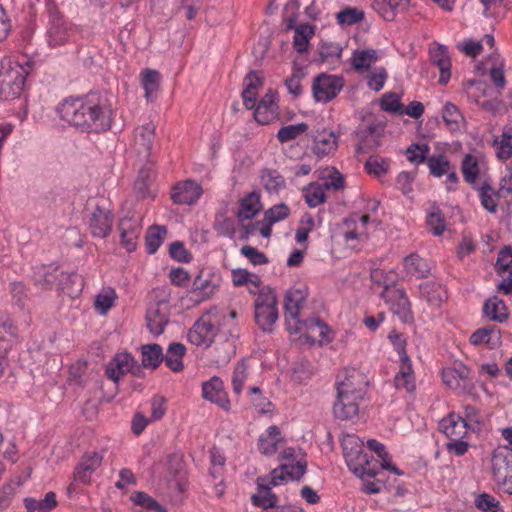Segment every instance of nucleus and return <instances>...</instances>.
I'll return each mask as SVG.
<instances>
[{
    "instance_id": "72a5a7b5",
    "label": "nucleus",
    "mask_w": 512,
    "mask_h": 512,
    "mask_svg": "<svg viewBox=\"0 0 512 512\" xmlns=\"http://www.w3.org/2000/svg\"><path fill=\"white\" fill-rule=\"evenodd\" d=\"M155 129L153 123H147L135 129L134 146L139 154H144L146 157L150 155L155 138Z\"/></svg>"
},
{
    "instance_id": "69168bd1",
    "label": "nucleus",
    "mask_w": 512,
    "mask_h": 512,
    "mask_svg": "<svg viewBox=\"0 0 512 512\" xmlns=\"http://www.w3.org/2000/svg\"><path fill=\"white\" fill-rule=\"evenodd\" d=\"M308 130V125L305 123L290 124L283 126L277 133V139L280 143H287L297 139Z\"/></svg>"
},
{
    "instance_id": "9d476101",
    "label": "nucleus",
    "mask_w": 512,
    "mask_h": 512,
    "mask_svg": "<svg viewBox=\"0 0 512 512\" xmlns=\"http://www.w3.org/2000/svg\"><path fill=\"white\" fill-rule=\"evenodd\" d=\"M77 278L75 274H67L54 265H42L36 267L33 273V282L41 290L56 289L63 293L67 291L64 281L73 282Z\"/></svg>"
},
{
    "instance_id": "393cba45",
    "label": "nucleus",
    "mask_w": 512,
    "mask_h": 512,
    "mask_svg": "<svg viewBox=\"0 0 512 512\" xmlns=\"http://www.w3.org/2000/svg\"><path fill=\"white\" fill-rule=\"evenodd\" d=\"M272 474L270 473L269 477H260L257 480V494L252 496V503L257 506L261 507L262 510L264 509H270L271 507H274L278 503V497L275 493L271 491L272 487H275L276 485H273L272 483Z\"/></svg>"
},
{
    "instance_id": "20e7f679",
    "label": "nucleus",
    "mask_w": 512,
    "mask_h": 512,
    "mask_svg": "<svg viewBox=\"0 0 512 512\" xmlns=\"http://www.w3.org/2000/svg\"><path fill=\"white\" fill-rule=\"evenodd\" d=\"M31 70L29 62L24 64L7 60L2 62L0 71V99L12 100L20 96Z\"/></svg>"
},
{
    "instance_id": "0eeeda50",
    "label": "nucleus",
    "mask_w": 512,
    "mask_h": 512,
    "mask_svg": "<svg viewBox=\"0 0 512 512\" xmlns=\"http://www.w3.org/2000/svg\"><path fill=\"white\" fill-rule=\"evenodd\" d=\"M78 27L58 13H52L48 22L45 40L50 49H60L76 42Z\"/></svg>"
},
{
    "instance_id": "58836bf2",
    "label": "nucleus",
    "mask_w": 512,
    "mask_h": 512,
    "mask_svg": "<svg viewBox=\"0 0 512 512\" xmlns=\"http://www.w3.org/2000/svg\"><path fill=\"white\" fill-rule=\"evenodd\" d=\"M141 86L145 91V98L147 101H153L160 88L162 76L159 71L144 68L139 74Z\"/></svg>"
},
{
    "instance_id": "423d86ee",
    "label": "nucleus",
    "mask_w": 512,
    "mask_h": 512,
    "mask_svg": "<svg viewBox=\"0 0 512 512\" xmlns=\"http://www.w3.org/2000/svg\"><path fill=\"white\" fill-rule=\"evenodd\" d=\"M342 447L347 466L356 476H376L377 472L372 467L368 454L363 451V443L358 437L348 436L343 440Z\"/></svg>"
},
{
    "instance_id": "4468645a",
    "label": "nucleus",
    "mask_w": 512,
    "mask_h": 512,
    "mask_svg": "<svg viewBox=\"0 0 512 512\" xmlns=\"http://www.w3.org/2000/svg\"><path fill=\"white\" fill-rule=\"evenodd\" d=\"M118 229L121 245L127 252L135 251L142 233V216L138 213H128L120 219Z\"/></svg>"
},
{
    "instance_id": "338daca9",
    "label": "nucleus",
    "mask_w": 512,
    "mask_h": 512,
    "mask_svg": "<svg viewBox=\"0 0 512 512\" xmlns=\"http://www.w3.org/2000/svg\"><path fill=\"white\" fill-rule=\"evenodd\" d=\"M364 13L356 7H346L336 14L337 23L341 26H352L363 20Z\"/></svg>"
},
{
    "instance_id": "f704fd0d",
    "label": "nucleus",
    "mask_w": 512,
    "mask_h": 512,
    "mask_svg": "<svg viewBox=\"0 0 512 512\" xmlns=\"http://www.w3.org/2000/svg\"><path fill=\"white\" fill-rule=\"evenodd\" d=\"M403 269L406 275L421 279L429 275L431 267L427 259L411 253L403 259Z\"/></svg>"
},
{
    "instance_id": "7ed1b4c3",
    "label": "nucleus",
    "mask_w": 512,
    "mask_h": 512,
    "mask_svg": "<svg viewBox=\"0 0 512 512\" xmlns=\"http://www.w3.org/2000/svg\"><path fill=\"white\" fill-rule=\"evenodd\" d=\"M227 317L234 322L237 312L232 310L226 316L216 307H211L190 328L187 335L188 341L196 346L210 347L219 333L222 321H226Z\"/></svg>"
},
{
    "instance_id": "4be33fe9",
    "label": "nucleus",
    "mask_w": 512,
    "mask_h": 512,
    "mask_svg": "<svg viewBox=\"0 0 512 512\" xmlns=\"http://www.w3.org/2000/svg\"><path fill=\"white\" fill-rule=\"evenodd\" d=\"M469 369L462 363H456L442 370L444 384L457 392H465L469 386Z\"/></svg>"
},
{
    "instance_id": "b1692460",
    "label": "nucleus",
    "mask_w": 512,
    "mask_h": 512,
    "mask_svg": "<svg viewBox=\"0 0 512 512\" xmlns=\"http://www.w3.org/2000/svg\"><path fill=\"white\" fill-rule=\"evenodd\" d=\"M202 193V187L198 183L186 180L173 187L171 198L176 204L192 205L197 202Z\"/></svg>"
},
{
    "instance_id": "9b49d317",
    "label": "nucleus",
    "mask_w": 512,
    "mask_h": 512,
    "mask_svg": "<svg viewBox=\"0 0 512 512\" xmlns=\"http://www.w3.org/2000/svg\"><path fill=\"white\" fill-rule=\"evenodd\" d=\"M220 276L211 270H201L194 279L192 288L188 291L189 299L194 304L209 300L218 290Z\"/></svg>"
},
{
    "instance_id": "2f4dec72",
    "label": "nucleus",
    "mask_w": 512,
    "mask_h": 512,
    "mask_svg": "<svg viewBox=\"0 0 512 512\" xmlns=\"http://www.w3.org/2000/svg\"><path fill=\"white\" fill-rule=\"evenodd\" d=\"M16 338V329L11 320L0 315V376L3 373V362Z\"/></svg>"
},
{
    "instance_id": "a211bd4d",
    "label": "nucleus",
    "mask_w": 512,
    "mask_h": 512,
    "mask_svg": "<svg viewBox=\"0 0 512 512\" xmlns=\"http://www.w3.org/2000/svg\"><path fill=\"white\" fill-rule=\"evenodd\" d=\"M202 397L225 411L230 410V400L220 377L214 376L202 384Z\"/></svg>"
},
{
    "instance_id": "6ab92c4d",
    "label": "nucleus",
    "mask_w": 512,
    "mask_h": 512,
    "mask_svg": "<svg viewBox=\"0 0 512 512\" xmlns=\"http://www.w3.org/2000/svg\"><path fill=\"white\" fill-rule=\"evenodd\" d=\"M307 298L304 288H291L285 295L286 322L289 330L300 320V312Z\"/></svg>"
},
{
    "instance_id": "dca6fc26",
    "label": "nucleus",
    "mask_w": 512,
    "mask_h": 512,
    "mask_svg": "<svg viewBox=\"0 0 512 512\" xmlns=\"http://www.w3.org/2000/svg\"><path fill=\"white\" fill-rule=\"evenodd\" d=\"M114 215L105 207L96 204L87 215V224L93 237L106 238L112 231Z\"/></svg>"
},
{
    "instance_id": "bf43d9fd",
    "label": "nucleus",
    "mask_w": 512,
    "mask_h": 512,
    "mask_svg": "<svg viewBox=\"0 0 512 512\" xmlns=\"http://www.w3.org/2000/svg\"><path fill=\"white\" fill-rule=\"evenodd\" d=\"M496 156L500 160H507L512 156V134L504 130L501 136L493 141Z\"/></svg>"
},
{
    "instance_id": "79ce46f5",
    "label": "nucleus",
    "mask_w": 512,
    "mask_h": 512,
    "mask_svg": "<svg viewBox=\"0 0 512 512\" xmlns=\"http://www.w3.org/2000/svg\"><path fill=\"white\" fill-rule=\"evenodd\" d=\"M483 312L491 321L504 322L509 317V311L505 302L497 296H492L484 303Z\"/></svg>"
},
{
    "instance_id": "c85d7f7f",
    "label": "nucleus",
    "mask_w": 512,
    "mask_h": 512,
    "mask_svg": "<svg viewBox=\"0 0 512 512\" xmlns=\"http://www.w3.org/2000/svg\"><path fill=\"white\" fill-rule=\"evenodd\" d=\"M371 6L383 19L393 21L399 10L405 11L415 4L413 0H373Z\"/></svg>"
},
{
    "instance_id": "de8ad7c7",
    "label": "nucleus",
    "mask_w": 512,
    "mask_h": 512,
    "mask_svg": "<svg viewBox=\"0 0 512 512\" xmlns=\"http://www.w3.org/2000/svg\"><path fill=\"white\" fill-rule=\"evenodd\" d=\"M419 292L422 298L432 305H440L447 299V293L442 285L427 281L419 285Z\"/></svg>"
},
{
    "instance_id": "680f3d73",
    "label": "nucleus",
    "mask_w": 512,
    "mask_h": 512,
    "mask_svg": "<svg viewBox=\"0 0 512 512\" xmlns=\"http://www.w3.org/2000/svg\"><path fill=\"white\" fill-rule=\"evenodd\" d=\"M213 228L223 237L233 238L236 233L235 220L222 213L216 215Z\"/></svg>"
},
{
    "instance_id": "a19ab883",
    "label": "nucleus",
    "mask_w": 512,
    "mask_h": 512,
    "mask_svg": "<svg viewBox=\"0 0 512 512\" xmlns=\"http://www.w3.org/2000/svg\"><path fill=\"white\" fill-rule=\"evenodd\" d=\"M394 385L397 389H404L409 393L415 390V375L410 359L401 360L399 371L394 377Z\"/></svg>"
},
{
    "instance_id": "e433bc0d",
    "label": "nucleus",
    "mask_w": 512,
    "mask_h": 512,
    "mask_svg": "<svg viewBox=\"0 0 512 512\" xmlns=\"http://www.w3.org/2000/svg\"><path fill=\"white\" fill-rule=\"evenodd\" d=\"M356 152L366 154L380 145L381 133L376 127L369 126L357 133Z\"/></svg>"
},
{
    "instance_id": "412c9836",
    "label": "nucleus",
    "mask_w": 512,
    "mask_h": 512,
    "mask_svg": "<svg viewBox=\"0 0 512 512\" xmlns=\"http://www.w3.org/2000/svg\"><path fill=\"white\" fill-rule=\"evenodd\" d=\"M463 417L456 413H450L439 422V430L446 436L448 441L468 439L470 432Z\"/></svg>"
},
{
    "instance_id": "5701e85b",
    "label": "nucleus",
    "mask_w": 512,
    "mask_h": 512,
    "mask_svg": "<svg viewBox=\"0 0 512 512\" xmlns=\"http://www.w3.org/2000/svg\"><path fill=\"white\" fill-rule=\"evenodd\" d=\"M257 362L253 358H243L234 367L231 375L233 392L240 395L256 371Z\"/></svg>"
},
{
    "instance_id": "774afa93",
    "label": "nucleus",
    "mask_w": 512,
    "mask_h": 512,
    "mask_svg": "<svg viewBox=\"0 0 512 512\" xmlns=\"http://www.w3.org/2000/svg\"><path fill=\"white\" fill-rule=\"evenodd\" d=\"M166 232L165 227L154 226L149 228L146 234V248L149 254H154L158 250Z\"/></svg>"
},
{
    "instance_id": "864d4df0",
    "label": "nucleus",
    "mask_w": 512,
    "mask_h": 512,
    "mask_svg": "<svg viewBox=\"0 0 512 512\" xmlns=\"http://www.w3.org/2000/svg\"><path fill=\"white\" fill-rule=\"evenodd\" d=\"M378 59L375 49L356 50L353 53L352 65L358 71L368 70Z\"/></svg>"
},
{
    "instance_id": "1a4fd4ad",
    "label": "nucleus",
    "mask_w": 512,
    "mask_h": 512,
    "mask_svg": "<svg viewBox=\"0 0 512 512\" xmlns=\"http://www.w3.org/2000/svg\"><path fill=\"white\" fill-rule=\"evenodd\" d=\"M492 475L496 485L504 493L512 494V450L499 446L492 455Z\"/></svg>"
},
{
    "instance_id": "c03bdc74",
    "label": "nucleus",
    "mask_w": 512,
    "mask_h": 512,
    "mask_svg": "<svg viewBox=\"0 0 512 512\" xmlns=\"http://www.w3.org/2000/svg\"><path fill=\"white\" fill-rule=\"evenodd\" d=\"M153 180V165L151 163H147L139 170L138 177L134 183V190L140 198H148L152 196L150 187Z\"/></svg>"
},
{
    "instance_id": "13d9d810",
    "label": "nucleus",
    "mask_w": 512,
    "mask_h": 512,
    "mask_svg": "<svg viewBox=\"0 0 512 512\" xmlns=\"http://www.w3.org/2000/svg\"><path fill=\"white\" fill-rule=\"evenodd\" d=\"M261 185L269 193H278L285 187V180L275 170H264L261 174Z\"/></svg>"
},
{
    "instance_id": "bb28decb",
    "label": "nucleus",
    "mask_w": 512,
    "mask_h": 512,
    "mask_svg": "<svg viewBox=\"0 0 512 512\" xmlns=\"http://www.w3.org/2000/svg\"><path fill=\"white\" fill-rule=\"evenodd\" d=\"M136 362L131 354L122 352L114 356L106 367V376L118 382L126 373L132 372Z\"/></svg>"
},
{
    "instance_id": "37998d69",
    "label": "nucleus",
    "mask_w": 512,
    "mask_h": 512,
    "mask_svg": "<svg viewBox=\"0 0 512 512\" xmlns=\"http://www.w3.org/2000/svg\"><path fill=\"white\" fill-rule=\"evenodd\" d=\"M442 118L451 132H460L465 128V118L457 106L452 103H446L442 110Z\"/></svg>"
},
{
    "instance_id": "e2e57ef3",
    "label": "nucleus",
    "mask_w": 512,
    "mask_h": 512,
    "mask_svg": "<svg viewBox=\"0 0 512 512\" xmlns=\"http://www.w3.org/2000/svg\"><path fill=\"white\" fill-rule=\"evenodd\" d=\"M117 299V294L113 288H104L102 291L96 296L95 299V309L102 315H105L108 310H110L115 300Z\"/></svg>"
},
{
    "instance_id": "f257e3e1",
    "label": "nucleus",
    "mask_w": 512,
    "mask_h": 512,
    "mask_svg": "<svg viewBox=\"0 0 512 512\" xmlns=\"http://www.w3.org/2000/svg\"><path fill=\"white\" fill-rule=\"evenodd\" d=\"M55 112L65 126L87 134L108 131L113 120L111 105L98 93L66 97Z\"/></svg>"
},
{
    "instance_id": "4d7b16f0",
    "label": "nucleus",
    "mask_w": 512,
    "mask_h": 512,
    "mask_svg": "<svg viewBox=\"0 0 512 512\" xmlns=\"http://www.w3.org/2000/svg\"><path fill=\"white\" fill-rule=\"evenodd\" d=\"M326 190L321 183H311L304 190V198L309 207L315 208L326 201Z\"/></svg>"
},
{
    "instance_id": "f8f14e48",
    "label": "nucleus",
    "mask_w": 512,
    "mask_h": 512,
    "mask_svg": "<svg viewBox=\"0 0 512 512\" xmlns=\"http://www.w3.org/2000/svg\"><path fill=\"white\" fill-rule=\"evenodd\" d=\"M380 297L402 322L409 323L413 321L412 304L402 286L396 285L393 288L382 290Z\"/></svg>"
},
{
    "instance_id": "052dcab7",
    "label": "nucleus",
    "mask_w": 512,
    "mask_h": 512,
    "mask_svg": "<svg viewBox=\"0 0 512 512\" xmlns=\"http://www.w3.org/2000/svg\"><path fill=\"white\" fill-rule=\"evenodd\" d=\"M427 166L430 174L436 178L444 176L452 167L448 158L443 154L430 156L427 159Z\"/></svg>"
},
{
    "instance_id": "0e129e2a",
    "label": "nucleus",
    "mask_w": 512,
    "mask_h": 512,
    "mask_svg": "<svg viewBox=\"0 0 512 512\" xmlns=\"http://www.w3.org/2000/svg\"><path fill=\"white\" fill-rule=\"evenodd\" d=\"M430 146L427 143H413L406 150V156L409 162L415 165L426 162Z\"/></svg>"
},
{
    "instance_id": "603ef678",
    "label": "nucleus",
    "mask_w": 512,
    "mask_h": 512,
    "mask_svg": "<svg viewBox=\"0 0 512 512\" xmlns=\"http://www.w3.org/2000/svg\"><path fill=\"white\" fill-rule=\"evenodd\" d=\"M141 352L142 365L145 368L156 369L164 361L162 348L159 344L143 345Z\"/></svg>"
},
{
    "instance_id": "f03ea898",
    "label": "nucleus",
    "mask_w": 512,
    "mask_h": 512,
    "mask_svg": "<svg viewBox=\"0 0 512 512\" xmlns=\"http://www.w3.org/2000/svg\"><path fill=\"white\" fill-rule=\"evenodd\" d=\"M366 385V376L357 369H345L338 374L337 394L333 404V414L337 419L352 420L358 416Z\"/></svg>"
},
{
    "instance_id": "c9c22d12",
    "label": "nucleus",
    "mask_w": 512,
    "mask_h": 512,
    "mask_svg": "<svg viewBox=\"0 0 512 512\" xmlns=\"http://www.w3.org/2000/svg\"><path fill=\"white\" fill-rule=\"evenodd\" d=\"M290 214L289 207L284 204H277L269 208L264 213V224L261 228V236L264 238H270L272 234V226L275 223L285 220Z\"/></svg>"
},
{
    "instance_id": "cd10ccee",
    "label": "nucleus",
    "mask_w": 512,
    "mask_h": 512,
    "mask_svg": "<svg viewBox=\"0 0 512 512\" xmlns=\"http://www.w3.org/2000/svg\"><path fill=\"white\" fill-rule=\"evenodd\" d=\"M430 59L440 70L439 83L446 85L451 77V60L445 46L434 44L429 49Z\"/></svg>"
},
{
    "instance_id": "3c124183",
    "label": "nucleus",
    "mask_w": 512,
    "mask_h": 512,
    "mask_svg": "<svg viewBox=\"0 0 512 512\" xmlns=\"http://www.w3.org/2000/svg\"><path fill=\"white\" fill-rule=\"evenodd\" d=\"M478 195L484 209L491 213L497 211V200L501 197L499 190L495 191L487 181H484L482 185L478 187Z\"/></svg>"
},
{
    "instance_id": "f3484780",
    "label": "nucleus",
    "mask_w": 512,
    "mask_h": 512,
    "mask_svg": "<svg viewBox=\"0 0 512 512\" xmlns=\"http://www.w3.org/2000/svg\"><path fill=\"white\" fill-rule=\"evenodd\" d=\"M343 87V80L334 75L318 76L312 86L313 95L318 102H329L334 99Z\"/></svg>"
},
{
    "instance_id": "4c0bfd02",
    "label": "nucleus",
    "mask_w": 512,
    "mask_h": 512,
    "mask_svg": "<svg viewBox=\"0 0 512 512\" xmlns=\"http://www.w3.org/2000/svg\"><path fill=\"white\" fill-rule=\"evenodd\" d=\"M485 165L477 156L467 154L461 163V172L464 181L470 185L476 184L477 179L482 175Z\"/></svg>"
},
{
    "instance_id": "ddd939ff",
    "label": "nucleus",
    "mask_w": 512,
    "mask_h": 512,
    "mask_svg": "<svg viewBox=\"0 0 512 512\" xmlns=\"http://www.w3.org/2000/svg\"><path fill=\"white\" fill-rule=\"evenodd\" d=\"M296 333H300L306 340L311 344H322L328 342L330 339L328 335H331V330L328 325L320 320L319 318H309L306 320H297L293 324L292 330Z\"/></svg>"
},
{
    "instance_id": "c756f323",
    "label": "nucleus",
    "mask_w": 512,
    "mask_h": 512,
    "mask_svg": "<svg viewBox=\"0 0 512 512\" xmlns=\"http://www.w3.org/2000/svg\"><path fill=\"white\" fill-rule=\"evenodd\" d=\"M370 222V216L363 214L353 217L344 222L343 238L347 244L359 241L366 236L367 225Z\"/></svg>"
},
{
    "instance_id": "a18cd8bd",
    "label": "nucleus",
    "mask_w": 512,
    "mask_h": 512,
    "mask_svg": "<svg viewBox=\"0 0 512 512\" xmlns=\"http://www.w3.org/2000/svg\"><path fill=\"white\" fill-rule=\"evenodd\" d=\"M232 282L235 286H247L251 293H259L261 280L258 275L246 269L237 268L231 271Z\"/></svg>"
},
{
    "instance_id": "473e14b6",
    "label": "nucleus",
    "mask_w": 512,
    "mask_h": 512,
    "mask_svg": "<svg viewBox=\"0 0 512 512\" xmlns=\"http://www.w3.org/2000/svg\"><path fill=\"white\" fill-rule=\"evenodd\" d=\"M469 342L474 346L487 345L493 349L500 345L501 333L495 325H487L473 332Z\"/></svg>"
},
{
    "instance_id": "6e6d98bb",
    "label": "nucleus",
    "mask_w": 512,
    "mask_h": 512,
    "mask_svg": "<svg viewBox=\"0 0 512 512\" xmlns=\"http://www.w3.org/2000/svg\"><path fill=\"white\" fill-rule=\"evenodd\" d=\"M367 447L371 451L375 452L376 455L380 458L381 467L383 469L389 470L397 475L403 474V472L400 471L398 467H396L395 465H393L391 463V458H390L389 454L387 453L385 446L382 443H380L379 441H377L375 439H369L367 441Z\"/></svg>"
},
{
    "instance_id": "8fccbe9b",
    "label": "nucleus",
    "mask_w": 512,
    "mask_h": 512,
    "mask_svg": "<svg viewBox=\"0 0 512 512\" xmlns=\"http://www.w3.org/2000/svg\"><path fill=\"white\" fill-rule=\"evenodd\" d=\"M426 224L434 236H441L447 228L445 216L437 206H431L427 211Z\"/></svg>"
},
{
    "instance_id": "6e6552de",
    "label": "nucleus",
    "mask_w": 512,
    "mask_h": 512,
    "mask_svg": "<svg viewBox=\"0 0 512 512\" xmlns=\"http://www.w3.org/2000/svg\"><path fill=\"white\" fill-rule=\"evenodd\" d=\"M278 301L275 292L269 287L259 291L255 302V322L263 332L271 333L278 320Z\"/></svg>"
},
{
    "instance_id": "ea45409f",
    "label": "nucleus",
    "mask_w": 512,
    "mask_h": 512,
    "mask_svg": "<svg viewBox=\"0 0 512 512\" xmlns=\"http://www.w3.org/2000/svg\"><path fill=\"white\" fill-rule=\"evenodd\" d=\"M282 440L283 438L279 428L275 425L270 426L260 435L258 449L264 455H273L276 453Z\"/></svg>"
},
{
    "instance_id": "2eb2a0df",
    "label": "nucleus",
    "mask_w": 512,
    "mask_h": 512,
    "mask_svg": "<svg viewBox=\"0 0 512 512\" xmlns=\"http://www.w3.org/2000/svg\"><path fill=\"white\" fill-rule=\"evenodd\" d=\"M170 317V303L166 298L153 301L149 304L146 312V326L154 336L161 335Z\"/></svg>"
},
{
    "instance_id": "aec40b11",
    "label": "nucleus",
    "mask_w": 512,
    "mask_h": 512,
    "mask_svg": "<svg viewBox=\"0 0 512 512\" xmlns=\"http://www.w3.org/2000/svg\"><path fill=\"white\" fill-rule=\"evenodd\" d=\"M103 455L98 452L85 453L74 470V481L83 485L91 482L93 473L101 466Z\"/></svg>"
},
{
    "instance_id": "a878e982",
    "label": "nucleus",
    "mask_w": 512,
    "mask_h": 512,
    "mask_svg": "<svg viewBox=\"0 0 512 512\" xmlns=\"http://www.w3.org/2000/svg\"><path fill=\"white\" fill-rule=\"evenodd\" d=\"M275 98L276 93L269 90L254 107V118L259 124L266 125L277 118L278 105Z\"/></svg>"
},
{
    "instance_id": "09e8293b",
    "label": "nucleus",
    "mask_w": 512,
    "mask_h": 512,
    "mask_svg": "<svg viewBox=\"0 0 512 512\" xmlns=\"http://www.w3.org/2000/svg\"><path fill=\"white\" fill-rule=\"evenodd\" d=\"M315 34L314 26L310 24H300L295 28L293 37V47L298 53L308 51L309 42Z\"/></svg>"
},
{
    "instance_id": "39448f33",
    "label": "nucleus",
    "mask_w": 512,
    "mask_h": 512,
    "mask_svg": "<svg viewBox=\"0 0 512 512\" xmlns=\"http://www.w3.org/2000/svg\"><path fill=\"white\" fill-rule=\"evenodd\" d=\"M281 464L271 471L272 484L283 485L299 480L307 470V461L300 449L289 447L280 455Z\"/></svg>"
},
{
    "instance_id": "5fc2aeb1",
    "label": "nucleus",
    "mask_w": 512,
    "mask_h": 512,
    "mask_svg": "<svg viewBox=\"0 0 512 512\" xmlns=\"http://www.w3.org/2000/svg\"><path fill=\"white\" fill-rule=\"evenodd\" d=\"M490 91L491 88L486 82L473 81L467 90V94L470 99L479 104L482 108L489 109L491 103L483 98L487 97Z\"/></svg>"
},
{
    "instance_id": "49530a36",
    "label": "nucleus",
    "mask_w": 512,
    "mask_h": 512,
    "mask_svg": "<svg viewBox=\"0 0 512 512\" xmlns=\"http://www.w3.org/2000/svg\"><path fill=\"white\" fill-rule=\"evenodd\" d=\"M186 353V347L179 342L171 343L168 346L167 352L164 357L165 365L173 372H180L183 370V357Z\"/></svg>"
},
{
    "instance_id": "7c9ffc66",
    "label": "nucleus",
    "mask_w": 512,
    "mask_h": 512,
    "mask_svg": "<svg viewBox=\"0 0 512 512\" xmlns=\"http://www.w3.org/2000/svg\"><path fill=\"white\" fill-rule=\"evenodd\" d=\"M261 197L258 192H250L239 201L237 219L239 223L252 220L262 210Z\"/></svg>"
}]
</instances>
